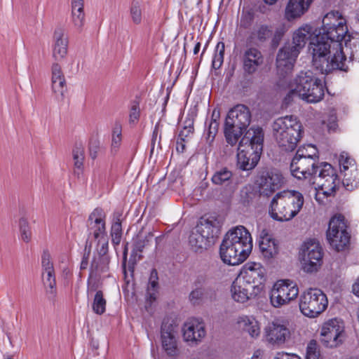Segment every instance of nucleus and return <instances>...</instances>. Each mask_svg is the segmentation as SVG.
Listing matches in <instances>:
<instances>
[{"mask_svg":"<svg viewBox=\"0 0 359 359\" xmlns=\"http://www.w3.org/2000/svg\"><path fill=\"white\" fill-rule=\"evenodd\" d=\"M322 27L309 45L312 66L321 74L344 69L342 41L348 36L346 20L339 11H330L323 18Z\"/></svg>","mask_w":359,"mask_h":359,"instance_id":"f257e3e1","label":"nucleus"},{"mask_svg":"<svg viewBox=\"0 0 359 359\" xmlns=\"http://www.w3.org/2000/svg\"><path fill=\"white\" fill-rule=\"evenodd\" d=\"M252 246L250 232L243 226H238L225 234L219 248L221 259L229 265H238L248 258Z\"/></svg>","mask_w":359,"mask_h":359,"instance_id":"f03ea898","label":"nucleus"},{"mask_svg":"<svg viewBox=\"0 0 359 359\" xmlns=\"http://www.w3.org/2000/svg\"><path fill=\"white\" fill-rule=\"evenodd\" d=\"M264 133L260 127H252L239 142L237 167L242 170L253 169L258 163L263 150Z\"/></svg>","mask_w":359,"mask_h":359,"instance_id":"7ed1b4c3","label":"nucleus"},{"mask_svg":"<svg viewBox=\"0 0 359 359\" xmlns=\"http://www.w3.org/2000/svg\"><path fill=\"white\" fill-rule=\"evenodd\" d=\"M273 135L281 152L293 151L302 137V123L293 116L280 117L272 125Z\"/></svg>","mask_w":359,"mask_h":359,"instance_id":"20e7f679","label":"nucleus"},{"mask_svg":"<svg viewBox=\"0 0 359 359\" xmlns=\"http://www.w3.org/2000/svg\"><path fill=\"white\" fill-rule=\"evenodd\" d=\"M304 203L303 194L295 190L277 193L271 201L269 214L278 222H287L295 217Z\"/></svg>","mask_w":359,"mask_h":359,"instance_id":"39448f33","label":"nucleus"},{"mask_svg":"<svg viewBox=\"0 0 359 359\" xmlns=\"http://www.w3.org/2000/svg\"><path fill=\"white\" fill-rule=\"evenodd\" d=\"M316 31L315 27L306 24L294 32L292 45L283 46L277 55L276 66L279 71L287 74L292 69L300 50L304 47L309 39L312 40L316 35Z\"/></svg>","mask_w":359,"mask_h":359,"instance_id":"423d86ee","label":"nucleus"},{"mask_svg":"<svg viewBox=\"0 0 359 359\" xmlns=\"http://www.w3.org/2000/svg\"><path fill=\"white\" fill-rule=\"evenodd\" d=\"M251 121V113L244 104H237L231 109L226 116L224 133L228 144L233 146L247 129Z\"/></svg>","mask_w":359,"mask_h":359,"instance_id":"0eeeda50","label":"nucleus"},{"mask_svg":"<svg viewBox=\"0 0 359 359\" xmlns=\"http://www.w3.org/2000/svg\"><path fill=\"white\" fill-rule=\"evenodd\" d=\"M295 87L290 91L309 103L320 102L324 97V85L312 72H301L294 79Z\"/></svg>","mask_w":359,"mask_h":359,"instance_id":"6e6552de","label":"nucleus"},{"mask_svg":"<svg viewBox=\"0 0 359 359\" xmlns=\"http://www.w3.org/2000/svg\"><path fill=\"white\" fill-rule=\"evenodd\" d=\"M313 180V183H316L318 186L316 200L319 203H323V196L334 195L340 184V180L334 169L326 162H322L321 168Z\"/></svg>","mask_w":359,"mask_h":359,"instance_id":"1a4fd4ad","label":"nucleus"},{"mask_svg":"<svg viewBox=\"0 0 359 359\" xmlns=\"http://www.w3.org/2000/svg\"><path fill=\"white\" fill-rule=\"evenodd\" d=\"M327 296L320 289L310 288L300 296L299 309L305 316L317 317L327 309Z\"/></svg>","mask_w":359,"mask_h":359,"instance_id":"9d476101","label":"nucleus"},{"mask_svg":"<svg viewBox=\"0 0 359 359\" xmlns=\"http://www.w3.org/2000/svg\"><path fill=\"white\" fill-rule=\"evenodd\" d=\"M326 236L330 246L335 250L343 251L348 248L351 236L343 215H338L331 218Z\"/></svg>","mask_w":359,"mask_h":359,"instance_id":"9b49d317","label":"nucleus"},{"mask_svg":"<svg viewBox=\"0 0 359 359\" xmlns=\"http://www.w3.org/2000/svg\"><path fill=\"white\" fill-rule=\"evenodd\" d=\"M344 334V321L337 318H332L323 324L320 341L325 347L337 348L342 344Z\"/></svg>","mask_w":359,"mask_h":359,"instance_id":"f8f14e48","label":"nucleus"},{"mask_svg":"<svg viewBox=\"0 0 359 359\" xmlns=\"http://www.w3.org/2000/svg\"><path fill=\"white\" fill-rule=\"evenodd\" d=\"M302 269L306 273L318 271L323 264V251L318 243L305 242L299 253Z\"/></svg>","mask_w":359,"mask_h":359,"instance_id":"ddd939ff","label":"nucleus"},{"mask_svg":"<svg viewBox=\"0 0 359 359\" xmlns=\"http://www.w3.org/2000/svg\"><path fill=\"white\" fill-rule=\"evenodd\" d=\"M299 288L295 283L290 280H278L270 293V301L273 306L279 308L296 299Z\"/></svg>","mask_w":359,"mask_h":359,"instance_id":"4468645a","label":"nucleus"},{"mask_svg":"<svg viewBox=\"0 0 359 359\" xmlns=\"http://www.w3.org/2000/svg\"><path fill=\"white\" fill-rule=\"evenodd\" d=\"M322 163L313 158L293 157L290 169L292 176L298 180H309L311 181L316 177L321 168Z\"/></svg>","mask_w":359,"mask_h":359,"instance_id":"2eb2a0df","label":"nucleus"},{"mask_svg":"<svg viewBox=\"0 0 359 359\" xmlns=\"http://www.w3.org/2000/svg\"><path fill=\"white\" fill-rule=\"evenodd\" d=\"M265 274L266 270L260 263L248 262L238 276L253 287L252 294H259L264 287Z\"/></svg>","mask_w":359,"mask_h":359,"instance_id":"dca6fc26","label":"nucleus"},{"mask_svg":"<svg viewBox=\"0 0 359 359\" xmlns=\"http://www.w3.org/2000/svg\"><path fill=\"white\" fill-rule=\"evenodd\" d=\"M282 173L276 169L263 171L257 180L259 195L269 196L284 184Z\"/></svg>","mask_w":359,"mask_h":359,"instance_id":"f3484780","label":"nucleus"},{"mask_svg":"<svg viewBox=\"0 0 359 359\" xmlns=\"http://www.w3.org/2000/svg\"><path fill=\"white\" fill-rule=\"evenodd\" d=\"M285 33L284 27H277L273 31L270 25H257L250 33L249 38L255 39L260 43H264L271 38V46L277 47Z\"/></svg>","mask_w":359,"mask_h":359,"instance_id":"a211bd4d","label":"nucleus"},{"mask_svg":"<svg viewBox=\"0 0 359 359\" xmlns=\"http://www.w3.org/2000/svg\"><path fill=\"white\" fill-rule=\"evenodd\" d=\"M161 344L164 351L169 356H177L179 354V350L173 325L168 324L163 320L161 325Z\"/></svg>","mask_w":359,"mask_h":359,"instance_id":"6ab92c4d","label":"nucleus"},{"mask_svg":"<svg viewBox=\"0 0 359 359\" xmlns=\"http://www.w3.org/2000/svg\"><path fill=\"white\" fill-rule=\"evenodd\" d=\"M243 69L248 75L255 74L264 63V56L257 48H247L243 55Z\"/></svg>","mask_w":359,"mask_h":359,"instance_id":"aec40b11","label":"nucleus"},{"mask_svg":"<svg viewBox=\"0 0 359 359\" xmlns=\"http://www.w3.org/2000/svg\"><path fill=\"white\" fill-rule=\"evenodd\" d=\"M266 341L272 345L283 344L290 337L287 326L277 323H269L265 328Z\"/></svg>","mask_w":359,"mask_h":359,"instance_id":"412c9836","label":"nucleus"},{"mask_svg":"<svg viewBox=\"0 0 359 359\" xmlns=\"http://www.w3.org/2000/svg\"><path fill=\"white\" fill-rule=\"evenodd\" d=\"M259 247L262 257L266 260H270L276 257L279 252V243L270 235L267 230L261 231Z\"/></svg>","mask_w":359,"mask_h":359,"instance_id":"4be33fe9","label":"nucleus"},{"mask_svg":"<svg viewBox=\"0 0 359 359\" xmlns=\"http://www.w3.org/2000/svg\"><path fill=\"white\" fill-rule=\"evenodd\" d=\"M253 287L238 276L232 283L231 293L233 299L239 303H245L248 299L255 298L259 294H252Z\"/></svg>","mask_w":359,"mask_h":359,"instance_id":"5701e85b","label":"nucleus"},{"mask_svg":"<svg viewBox=\"0 0 359 359\" xmlns=\"http://www.w3.org/2000/svg\"><path fill=\"white\" fill-rule=\"evenodd\" d=\"M105 213L102 208H95L89 216L90 233L95 239L100 240L107 238L105 228Z\"/></svg>","mask_w":359,"mask_h":359,"instance_id":"b1692460","label":"nucleus"},{"mask_svg":"<svg viewBox=\"0 0 359 359\" xmlns=\"http://www.w3.org/2000/svg\"><path fill=\"white\" fill-rule=\"evenodd\" d=\"M68 37L65 35V29L57 27L53 33V57L55 60L64 59L67 54Z\"/></svg>","mask_w":359,"mask_h":359,"instance_id":"393cba45","label":"nucleus"},{"mask_svg":"<svg viewBox=\"0 0 359 359\" xmlns=\"http://www.w3.org/2000/svg\"><path fill=\"white\" fill-rule=\"evenodd\" d=\"M182 331L184 339L191 343L196 344L201 341L205 335L203 323L196 320L185 323Z\"/></svg>","mask_w":359,"mask_h":359,"instance_id":"a878e982","label":"nucleus"},{"mask_svg":"<svg viewBox=\"0 0 359 359\" xmlns=\"http://www.w3.org/2000/svg\"><path fill=\"white\" fill-rule=\"evenodd\" d=\"M344 41L345 46L343 48L344 69L341 70L346 72L348 70V67L346 65L347 55L351 61H359V34H348Z\"/></svg>","mask_w":359,"mask_h":359,"instance_id":"bb28decb","label":"nucleus"},{"mask_svg":"<svg viewBox=\"0 0 359 359\" xmlns=\"http://www.w3.org/2000/svg\"><path fill=\"white\" fill-rule=\"evenodd\" d=\"M85 22L84 0H71V23L74 28L80 33Z\"/></svg>","mask_w":359,"mask_h":359,"instance_id":"cd10ccee","label":"nucleus"},{"mask_svg":"<svg viewBox=\"0 0 359 359\" xmlns=\"http://www.w3.org/2000/svg\"><path fill=\"white\" fill-rule=\"evenodd\" d=\"M313 0H289L285 8V18L292 20L301 17L309 8Z\"/></svg>","mask_w":359,"mask_h":359,"instance_id":"c85d7f7f","label":"nucleus"},{"mask_svg":"<svg viewBox=\"0 0 359 359\" xmlns=\"http://www.w3.org/2000/svg\"><path fill=\"white\" fill-rule=\"evenodd\" d=\"M211 180L214 184L229 189L234 188L238 184L232 171L226 167L217 169L212 176Z\"/></svg>","mask_w":359,"mask_h":359,"instance_id":"c756f323","label":"nucleus"},{"mask_svg":"<svg viewBox=\"0 0 359 359\" xmlns=\"http://www.w3.org/2000/svg\"><path fill=\"white\" fill-rule=\"evenodd\" d=\"M52 72V90L58 100H62L66 90L65 79L62 74L61 67L57 63H53Z\"/></svg>","mask_w":359,"mask_h":359,"instance_id":"7c9ffc66","label":"nucleus"},{"mask_svg":"<svg viewBox=\"0 0 359 359\" xmlns=\"http://www.w3.org/2000/svg\"><path fill=\"white\" fill-rule=\"evenodd\" d=\"M219 223L216 219L209 217L202 219L200 224H198L196 230L208 240L212 241L213 243L214 238L217 237L219 233Z\"/></svg>","mask_w":359,"mask_h":359,"instance_id":"2f4dec72","label":"nucleus"},{"mask_svg":"<svg viewBox=\"0 0 359 359\" xmlns=\"http://www.w3.org/2000/svg\"><path fill=\"white\" fill-rule=\"evenodd\" d=\"M237 323L240 329L248 333L252 338H257L260 334L259 322L253 317L242 316L238 318Z\"/></svg>","mask_w":359,"mask_h":359,"instance_id":"473e14b6","label":"nucleus"},{"mask_svg":"<svg viewBox=\"0 0 359 359\" xmlns=\"http://www.w3.org/2000/svg\"><path fill=\"white\" fill-rule=\"evenodd\" d=\"M189 242L191 249L196 252H202L213 244L212 241L208 240L197 230L189 236Z\"/></svg>","mask_w":359,"mask_h":359,"instance_id":"72a5a7b5","label":"nucleus"},{"mask_svg":"<svg viewBox=\"0 0 359 359\" xmlns=\"http://www.w3.org/2000/svg\"><path fill=\"white\" fill-rule=\"evenodd\" d=\"M109 255H94L90 269V276H100L109 269Z\"/></svg>","mask_w":359,"mask_h":359,"instance_id":"f704fd0d","label":"nucleus"},{"mask_svg":"<svg viewBox=\"0 0 359 359\" xmlns=\"http://www.w3.org/2000/svg\"><path fill=\"white\" fill-rule=\"evenodd\" d=\"M256 10L251 6H244L241 11L239 26L244 29H250L254 23Z\"/></svg>","mask_w":359,"mask_h":359,"instance_id":"c9c22d12","label":"nucleus"},{"mask_svg":"<svg viewBox=\"0 0 359 359\" xmlns=\"http://www.w3.org/2000/svg\"><path fill=\"white\" fill-rule=\"evenodd\" d=\"M122 142V126L119 123H116L111 133L110 152L115 155L119 150Z\"/></svg>","mask_w":359,"mask_h":359,"instance_id":"e433bc0d","label":"nucleus"},{"mask_svg":"<svg viewBox=\"0 0 359 359\" xmlns=\"http://www.w3.org/2000/svg\"><path fill=\"white\" fill-rule=\"evenodd\" d=\"M42 280L47 292L54 295L56 292V281L55 270H45L42 271Z\"/></svg>","mask_w":359,"mask_h":359,"instance_id":"4c0bfd02","label":"nucleus"},{"mask_svg":"<svg viewBox=\"0 0 359 359\" xmlns=\"http://www.w3.org/2000/svg\"><path fill=\"white\" fill-rule=\"evenodd\" d=\"M339 165L341 172H351V175L353 172H356V167L354 159L350 158L348 154L343 152L339 156Z\"/></svg>","mask_w":359,"mask_h":359,"instance_id":"58836bf2","label":"nucleus"},{"mask_svg":"<svg viewBox=\"0 0 359 359\" xmlns=\"http://www.w3.org/2000/svg\"><path fill=\"white\" fill-rule=\"evenodd\" d=\"M259 196L257 191L252 187H245L241 191V201L245 205L254 203Z\"/></svg>","mask_w":359,"mask_h":359,"instance_id":"ea45409f","label":"nucleus"},{"mask_svg":"<svg viewBox=\"0 0 359 359\" xmlns=\"http://www.w3.org/2000/svg\"><path fill=\"white\" fill-rule=\"evenodd\" d=\"M225 45L223 41H219L215 47V53L212 60V67L219 69L223 62L224 56Z\"/></svg>","mask_w":359,"mask_h":359,"instance_id":"a19ab883","label":"nucleus"},{"mask_svg":"<svg viewBox=\"0 0 359 359\" xmlns=\"http://www.w3.org/2000/svg\"><path fill=\"white\" fill-rule=\"evenodd\" d=\"M106 304L107 302L104 297L103 292L101 290L97 291L92 305L93 312L97 315L103 314L106 311Z\"/></svg>","mask_w":359,"mask_h":359,"instance_id":"79ce46f5","label":"nucleus"},{"mask_svg":"<svg viewBox=\"0 0 359 359\" xmlns=\"http://www.w3.org/2000/svg\"><path fill=\"white\" fill-rule=\"evenodd\" d=\"M344 173V178L342 184L344 188L348 191H353L359 187V180L357 177L358 172H353L351 175V172H346Z\"/></svg>","mask_w":359,"mask_h":359,"instance_id":"37998d69","label":"nucleus"},{"mask_svg":"<svg viewBox=\"0 0 359 359\" xmlns=\"http://www.w3.org/2000/svg\"><path fill=\"white\" fill-rule=\"evenodd\" d=\"M294 157H305V158H313L318 160V149L313 144H307L302 147H299Z\"/></svg>","mask_w":359,"mask_h":359,"instance_id":"c03bdc74","label":"nucleus"},{"mask_svg":"<svg viewBox=\"0 0 359 359\" xmlns=\"http://www.w3.org/2000/svg\"><path fill=\"white\" fill-rule=\"evenodd\" d=\"M73 159L74 167L78 170H81L83 165L84 161V148L82 145L75 147L73 149Z\"/></svg>","mask_w":359,"mask_h":359,"instance_id":"a18cd8bd","label":"nucleus"},{"mask_svg":"<svg viewBox=\"0 0 359 359\" xmlns=\"http://www.w3.org/2000/svg\"><path fill=\"white\" fill-rule=\"evenodd\" d=\"M219 116V111L216 114V111L214 110L208 128V138L211 139V140L214 139L218 130L219 123L217 122V118Z\"/></svg>","mask_w":359,"mask_h":359,"instance_id":"49530a36","label":"nucleus"},{"mask_svg":"<svg viewBox=\"0 0 359 359\" xmlns=\"http://www.w3.org/2000/svg\"><path fill=\"white\" fill-rule=\"evenodd\" d=\"M20 238L25 243L29 242L31 240L32 233L29 226V223L26 219L21 218L19 222Z\"/></svg>","mask_w":359,"mask_h":359,"instance_id":"de8ad7c7","label":"nucleus"},{"mask_svg":"<svg viewBox=\"0 0 359 359\" xmlns=\"http://www.w3.org/2000/svg\"><path fill=\"white\" fill-rule=\"evenodd\" d=\"M122 235L121 224L119 221L114 222L111 226V242L114 245H119Z\"/></svg>","mask_w":359,"mask_h":359,"instance_id":"09e8293b","label":"nucleus"},{"mask_svg":"<svg viewBox=\"0 0 359 359\" xmlns=\"http://www.w3.org/2000/svg\"><path fill=\"white\" fill-rule=\"evenodd\" d=\"M184 123V126L182 130H180L178 137L187 140L194 133V120L192 118H187Z\"/></svg>","mask_w":359,"mask_h":359,"instance_id":"8fccbe9b","label":"nucleus"},{"mask_svg":"<svg viewBox=\"0 0 359 359\" xmlns=\"http://www.w3.org/2000/svg\"><path fill=\"white\" fill-rule=\"evenodd\" d=\"M130 15L133 22L139 25L142 22V9L139 2H133L130 8Z\"/></svg>","mask_w":359,"mask_h":359,"instance_id":"3c124183","label":"nucleus"},{"mask_svg":"<svg viewBox=\"0 0 359 359\" xmlns=\"http://www.w3.org/2000/svg\"><path fill=\"white\" fill-rule=\"evenodd\" d=\"M320 353L318 351V345L315 340H311L306 347V359H318Z\"/></svg>","mask_w":359,"mask_h":359,"instance_id":"603ef678","label":"nucleus"},{"mask_svg":"<svg viewBox=\"0 0 359 359\" xmlns=\"http://www.w3.org/2000/svg\"><path fill=\"white\" fill-rule=\"evenodd\" d=\"M158 290V282H154V280H149L147 292V298L152 302L156 299V293Z\"/></svg>","mask_w":359,"mask_h":359,"instance_id":"864d4df0","label":"nucleus"},{"mask_svg":"<svg viewBox=\"0 0 359 359\" xmlns=\"http://www.w3.org/2000/svg\"><path fill=\"white\" fill-rule=\"evenodd\" d=\"M50 254L48 250H45L43 251L41 255V266L42 271L54 269L53 264L50 260Z\"/></svg>","mask_w":359,"mask_h":359,"instance_id":"5fc2aeb1","label":"nucleus"},{"mask_svg":"<svg viewBox=\"0 0 359 359\" xmlns=\"http://www.w3.org/2000/svg\"><path fill=\"white\" fill-rule=\"evenodd\" d=\"M140 108L139 103L134 102L130 107L129 114V122L132 124H135L140 118Z\"/></svg>","mask_w":359,"mask_h":359,"instance_id":"6e6d98bb","label":"nucleus"},{"mask_svg":"<svg viewBox=\"0 0 359 359\" xmlns=\"http://www.w3.org/2000/svg\"><path fill=\"white\" fill-rule=\"evenodd\" d=\"M108 238H104L97 240V253L95 255L104 256L108 255Z\"/></svg>","mask_w":359,"mask_h":359,"instance_id":"4d7b16f0","label":"nucleus"},{"mask_svg":"<svg viewBox=\"0 0 359 359\" xmlns=\"http://www.w3.org/2000/svg\"><path fill=\"white\" fill-rule=\"evenodd\" d=\"M101 147L98 140H93L89 144V154L92 159H95L100 152Z\"/></svg>","mask_w":359,"mask_h":359,"instance_id":"13d9d810","label":"nucleus"},{"mask_svg":"<svg viewBox=\"0 0 359 359\" xmlns=\"http://www.w3.org/2000/svg\"><path fill=\"white\" fill-rule=\"evenodd\" d=\"M203 296L202 288H196L192 290L189 294V300L193 304H198Z\"/></svg>","mask_w":359,"mask_h":359,"instance_id":"bf43d9fd","label":"nucleus"},{"mask_svg":"<svg viewBox=\"0 0 359 359\" xmlns=\"http://www.w3.org/2000/svg\"><path fill=\"white\" fill-rule=\"evenodd\" d=\"M338 127L337 116L334 114H331L328 119L327 123V128L329 133L336 131Z\"/></svg>","mask_w":359,"mask_h":359,"instance_id":"052dcab7","label":"nucleus"},{"mask_svg":"<svg viewBox=\"0 0 359 359\" xmlns=\"http://www.w3.org/2000/svg\"><path fill=\"white\" fill-rule=\"evenodd\" d=\"M274 359H302L299 356L294 353L285 352H278Z\"/></svg>","mask_w":359,"mask_h":359,"instance_id":"680f3d73","label":"nucleus"},{"mask_svg":"<svg viewBox=\"0 0 359 359\" xmlns=\"http://www.w3.org/2000/svg\"><path fill=\"white\" fill-rule=\"evenodd\" d=\"M187 140L181 137H177L176 143V150L177 152L183 153L186 149Z\"/></svg>","mask_w":359,"mask_h":359,"instance_id":"e2e57ef3","label":"nucleus"},{"mask_svg":"<svg viewBox=\"0 0 359 359\" xmlns=\"http://www.w3.org/2000/svg\"><path fill=\"white\" fill-rule=\"evenodd\" d=\"M88 266V254H84L80 264V269L85 270Z\"/></svg>","mask_w":359,"mask_h":359,"instance_id":"0e129e2a","label":"nucleus"},{"mask_svg":"<svg viewBox=\"0 0 359 359\" xmlns=\"http://www.w3.org/2000/svg\"><path fill=\"white\" fill-rule=\"evenodd\" d=\"M352 290L354 294L359 297V278L357 281L353 285Z\"/></svg>","mask_w":359,"mask_h":359,"instance_id":"69168bd1","label":"nucleus"},{"mask_svg":"<svg viewBox=\"0 0 359 359\" xmlns=\"http://www.w3.org/2000/svg\"><path fill=\"white\" fill-rule=\"evenodd\" d=\"M149 280H154V282H158V276L157 271L156 269H153L150 274Z\"/></svg>","mask_w":359,"mask_h":359,"instance_id":"338daca9","label":"nucleus"},{"mask_svg":"<svg viewBox=\"0 0 359 359\" xmlns=\"http://www.w3.org/2000/svg\"><path fill=\"white\" fill-rule=\"evenodd\" d=\"M262 355V351L260 350H257L254 352L251 359H260Z\"/></svg>","mask_w":359,"mask_h":359,"instance_id":"774afa93","label":"nucleus"}]
</instances>
